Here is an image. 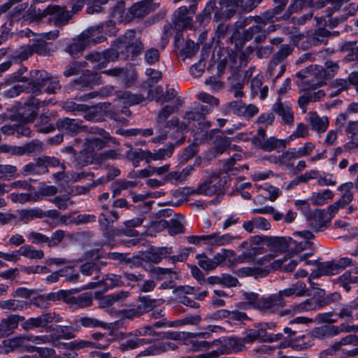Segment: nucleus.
<instances>
[{
	"mask_svg": "<svg viewBox=\"0 0 358 358\" xmlns=\"http://www.w3.org/2000/svg\"><path fill=\"white\" fill-rule=\"evenodd\" d=\"M27 80L26 84L12 87L8 91V95L13 97L22 92L32 93L35 96L41 94L43 92L52 94H55L56 91L61 87L57 78L50 76L43 70L31 71Z\"/></svg>",
	"mask_w": 358,
	"mask_h": 358,
	"instance_id": "nucleus-1",
	"label": "nucleus"
},
{
	"mask_svg": "<svg viewBox=\"0 0 358 358\" xmlns=\"http://www.w3.org/2000/svg\"><path fill=\"white\" fill-rule=\"evenodd\" d=\"M103 25L93 26L83 31L77 38H73L65 47V52L73 58H79L84 50L92 45L101 43L106 40L103 35Z\"/></svg>",
	"mask_w": 358,
	"mask_h": 358,
	"instance_id": "nucleus-2",
	"label": "nucleus"
},
{
	"mask_svg": "<svg viewBox=\"0 0 358 358\" xmlns=\"http://www.w3.org/2000/svg\"><path fill=\"white\" fill-rule=\"evenodd\" d=\"M255 23V24L243 29L242 33H240L238 29L234 30L228 38L227 42L234 44L235 48L240 50L243 48L246 42L251 41L252 38L257 44L264 43L268 36L275 31L274 25H269L266 28L261 24Z\"/></svg>",
	"mask_w": 358,
	"mask_h": 358,
	"instance_id": "nucleus-3",
	"label": "nucleus"
},
{
	"mask_svg": "<svg viewBox=\"0 0 358 358\" xmlns=\"http://www.w3.org/2000/svg\"><path fill=\"white\" fill-rule=\"evenodd\" d=\"M115 49L124 59L129 57H136L138 55L143 48V45L140 38H136V31L134 29L127 30L125 34L116 39Z\"/></svg>",
	"mask_w": 358,
	"mask_h": 358,
	"instance_id": "nucleus-4",
	"label": "nucleus"
},
{
	"mask_svg": "<svg viewBox=\"0 0 358 358\" xmlns=\"http://www.w3.org/2000/svg\"><path fill=\"white\" fill-rule=\"evenodd\" d=\"M229 176L221 178L219 173H211L207 178L192 192L195 194L213 196L222 192Z\"/></svg>",
	"mask_w": 358,
	"mask_h": 358,
	"instance_id": "nucleus-5",
	"label": "nucleus"
},
{
	"mask_svg": "<svg viewBox=\"0 0 358 358\" xmlns=\"http://www.w3.org/2000/svg\"><path fill=\"white\" fill-rule=\"evenodd\" d=\"M66 236V231L62 229H57L52 233L50 237L38 232L31 231L27 235L28 240L34 245H46L48 248L58 246Z\"/></svg>",
	"mask_w": 358,
	"mask_h": 358,
	"instance_id": "nucleus-6",
	"label": "nucleus"
},
{
	"mask_svg": "<svg viewBox=\"0 0 358 358\" xmlns=\"http://www.w3.org/2000/svg\"><path fill=\"white\" fill-rule=\"evenodd\" d=\"M96 69H102L110 62H115L119 58V52L114 48L106 49L102 52H92L85 57Z\"/></svg>",
	"mask_w": 358,
	"mask_h": 358,
	"instance_id": "nucleus-7",
	"label": "nucleus"
},
{
	"mask_svg": "<svg viewBox=\"0 0 358 358\" xmlns=\"http://www.w3.org/2000/svg\"><path fill=\"white\" fill-rule=\"evenodd\" d=\"M219 3L222 8L217 10L213 15V21L217 22L222 20H229L238 11L243 13V0H221Z\"/></svg>",
	"mask_w": 358,
	"mask_h": 358,
	"instance_id": "nucleus-8",
	"label": "nucleus"
},
{
	"mask_svg": "<svg viewBox=\"0 0 358 358\" xmlns=\"http://www.w3.org/2000/svg\"><path fill=\"white\" fill-rule=\"evenodd\" d=\"M187 239L191 244L199 245L203 241L210 245L222 246L231 243L235 237L229 234L220 235L219 233H213L209 235L190 236Z\"/></svg>",
	"mask_w": 358,
	"mask_h": 358,
	"instance_id": "nucleus-9",
	"label": "nucleus"
},
{
	"mask_svg": "<svg viewBox=\"0 0 358 358\" xmlns=\"http://www.w3.org/2000/svg\"><path fill=\"white\" fill-rule=\"evenodd\" d=\"M49 22L55 27H62L68 24L72 19L71 13L65 6L50 4L46 7Z\"/></svg>",
	"mask_w": 358,
	"mask_h": 358,
	"instance_id": "nucleus-10",
	"label": "nucleus"
},
{
	"mask_svg": "<svg viewBox=\"0 0 358 358\" xmlns=\"http://www.w3.org/2000/svg\"><path fill=\"white\" fill-rule=\"evenodd\" d=\"M219 132L218 129H212L209 134H205L206 141L213 145V151L216 155L226 152L231 143L230 138L223 134H218Z\"/></svg>",
	"mask_w": 358,
	"mask_h": 358,
	"instance_id": "nucleus-11",
	"label": "nucleus"
},
{
	"mask_svg": "<svg viewBox=\"0 0 358 358\" xmlns=\"http://www.w3.org/2000/svg\"><path fill=\"white\" fill-rule=\"evenodd\" d=\"M308 226L315 232L324 231L330 225L331 218H327L324 210L316 209L313 213L310 211L306 215Z\"/></svg>",
	"mask_w": 358,
	"mask_h": 358,
	"instance_id": "nucleus-12",
	"label": "nucleus"
},
{
	"mask_svg": "<svg viewBox=\"0 0 358 358\" xmlns=\"http://www.w3.org/2000/svg\"><path fill=\"white\" fill-rule=\"evenodd\" d=\"M164 129L172 130L170 138L176 140L175 145H180L185 141V133L187 131V125L184 122H180L178 117H173L166 122Z\"/></svg>",
	"mask_w": 358,
	"mask_h": 358,
	"instance_id": "nucleus-13",
	"label": "nucleus"
},
{
	"mask_svg": "<svg viewBox=\"0 0 358 358\" xmlns=\"http://www.w3.org/2000/svg\"><path fill=\"white\" fill-rule=\"evenodd\" d=\"M120 218L117 210L110 208L107 204H102L99 207V224L102 230H107Z\"/></svg>",
	"mask_w": 358,
	"mask_h": 358,
	"instance_id": "nucleus-14",
	"label": "nucleus"
},
{
	"mask_svg": "<svg viewBox=\"0 0 358 358\" xmlns=\"http://www.w3.org/2000/svg\"><path fill=\"white\" fill-rule=\"evenodd\" d=\"M101 84V74L87 70L79 78L73 80L74 88L85 90Z\"/></svg>",
	"mask_w": 358,
	"mask_h": 358,
	"instance_id": "nucleus-15",
	"label": "nucleus"
},
{
	"mask_svg": "<svg viewBox=\"0 0 358 358\" xmlns=\"http://www.w3.org/2000/svg\"><path fill=\"white\" fill-rule=\"evenodd\" d=\"M49 103L48 101H41L36 99L34 96H30L29 99L24 103L25 107L22 109V112L19 113L26 122H32L37 115L38 109L41 106H47Z\"/></svg>",
	"mask_w": 358,
	"mask_h": 358,
	"instance_id": "nucleus-16",
	"label": "nucleus"
},
{
	"mask_svg": "<svg viewBox=\"0 0 358 358\" xmlns=\"http://www.w3.org/2000/svg\"><path fill=\"white\" fill-rule=\"evenodd\" d=\"M172 22L176 30H185L192 27V17L187 6H181L173 14Z\"/></svg>",
	"mask_w": 358,
	"mask_h": 358,
	"instance_id": "nucleus-17",
	"label": "nucleus"
},
{
	"mask_svg": "<svg viewBox=\"0 0 358 358\" xmlns=\"http://www.w3.org/2000/svg\"><path fill=\"white\" fill-rule=\"evenodd\" d=\"M55 126L59 131L70 135H76L83 129L81 121L69 117L59 118Z\"/></svg>",
	"mask_w": 358,
	"mask_h": 358,
	"instance_id": "nucleus-18",
	"label": "nucleus"
},
{
	"mask_svg": "<svg viewBox=\"0 0 358 358\" xmlns=\"http://www.w3.org/2000/svg\"><path fill=\"white\" fill-rule=\"evenodd\" d=\"M229 106L232 108V113L250 119L259 112L258 108L254 104L246 105L242 101H232L229 102Z\"/></svg>",
	"mask_w": 358,
	"mask_h": 358,
	"instance_id": "nucleus-19",
	"label": "nucleus"
},
{
	"mask_svg": "<svg viewBox=\"0 0 358 358\" xmlns=\"http://www.w3.org/2000/svg\"><path fill=\"white\" fill-rule=\"evenodd\" d=\"M358 345V334H349L338 341L334 342L328 349L323 352L326 355H335L344 351L345 345Z\"/></svg>",
	"mask_w": 358,
	"mask_h": 358,
	"instance_id": "nucleus-20",
	"label": "nucleus"
},
{
	"mask_svg": "<svg viewBox=\"0 0 358 358\" xmlns=\"http://www.w3.org/2000/svg\"><path fill=\"white\" fill-rule=\"evenodd\" d=\"M296 243L292 238L269 236L266 245L273 252H284L287 249L292 250V245Z\"/></svg>",
	"mask_w": 358,
	"mask_h": 358,
	"instance_id": "nucleus-21",
	"label": "nucleus"
},
{
	"mask_svg": "<svg viewBox=\"0 0 358 358\" xmlns=\"http://www.w3.org/2000/svg\"><path fill=\"white\" fill-rule=\"evenodd\" d=\"M272 110L281 117L284 124L292 125L294 123V113L289 104L281 101L280 97L273 105Z\"/></svg>",
	"mask_w": 358,
	"mask_h": 358,
	"instance_id": "nucleus-22",
	"label": "nucleus"
},
{
	"mask_svg": "<svg viewBox=\"0 0 358 358\" xmlns=\"http://www.w3.org/2000/svg\"><path fill=\"white\" fill-rule=\"evenodd\" d=\"M282 307L280 296L276 294L261 297L257 304V308L266 313H275Z\"/></svg>",
	"mask_w": 358,
	"mask_h": 358,
	"instance_id": "nucleus-23",
	"label": "nucleus"
},
{
	"mask_svg": "<svg viewBox=\"0 0 358 358\" xmlns=\"http://www.w3.org/2000/svg\"><path fill=\"white\" fill-rule=\"evenodd\" d=\"M159 3H153L152 0H144L134 3L129 10V13L134 17L141 18L156 10Z\"/></svg>",
	"mask_w": 358,
	"mask_h": 358,
	"instance_id": "nucleus-24",
	"label": "nucleus"
},
{
	"mask_svg": "<svg viewBox=\"0 0 358 358\" xmlns=\"http://www.w3.org/2000/svg\"><path fill=\"white\" fill-rule=\"evenodd\" d=\"M275 270V266L273 264H269L265 267H243L237 270L236 274L241 278L253 276L255 278H259L266 276L268 273Z\"/></svg>",
	"mask_w": 358,
	"mask_h": 358,
	"instance_id": "nucleus-25",
	"label": "nucleus"
},
{
	"mask_svg": "<svg viewBox=\"0 0 358 358\" xmlns=\"http://www.w3.org/2000/svg\"><path fill=\"white\" fill-rule=\"evenodd\" d=\"M24 317L18 315H10L0 322V337L8 336L18 327L19 322L24 321Z\"/></svg>",
	"mask_w": 358,
	"mask_h": 358,
	"instance_id": "nucleus-26",
	"label": "nucleus"
},
{
	"mask_svg": "<svg viewBox=\"0 0 358 358\" xmlns=\"http://www.w3.org/2000/svg\"><path fill=\"white\" fill-rule=\"evenodd\" d=\"M312 71L313 73L308 76L306 79L297 82V85L300 91L306 92L312 90H314L324 85L322 80L320 79V75L315 70V66L314 69H312Z\"/></svg>",
	"mask_w": 358,
	"mask_h": 358,
	"instance_id": "nucleus-27",
	"label": "nucleus"
},
{
	"mask_svg": "<svg viewBox=\"0 0 358 358\" xmlns=\"http://www.w3.org/2000/svg\"><path fill=\"white\" fill-rule=\"evenodd\" d=\"M271 227L269 221L263 217H255L243 224V228L248 233H253L255 230L267 231Z\"/></svg>",
	"mask_w": 358,
	"mask_h": 358,
	"instance_id": "nucleus-28",
	"label": "nucleus"
},
{
	"mask_svg": "<svg viewBox=\"0 0 358 358\" xmlns=\"http://www.w3.org/2000/svg\"><path fill=\"white\" fill-rule=\"evenodd\" d=\"M130 149L126 152V157L131 161L135 167L138 166L141 161L145 160L146 163L151 162V152L141 149L133 150L131 145H127Z\"/></svg>",
	"mask_w": 358,
	"mask_h": 358,
	"instance_id": "nucleus-29",
	"label": "nucleus"
},
{
	"mask_svg": "<svg viewBox=\"0 0 358 358\" xmlns=\"http://www.w3.org/2000/svg\"><path fill=\"white\" fill-rule=\"evenodd\" d=\"M324 67L325 69L321 66L315 65V70L320 75V78L322 80L324 84H325L327 79H330L335 76L339 70V65L331 60H327L324 63Z\"/></svg>",
	"mask_w": 358,
	"mask_h": 358,
	"instance_id": "nucleus-30",
	"label": "nucleus"
},
{
	"mask_svg": "<svg viewBox=\"0 0 358 358\" xmlns=\"http://www.w3.org/2000/svg\"><path fill=\"white\" fill-rule=\"evenodd\" d=\"M315 345L310 334L299 336L289 342L288 346L292 349L298 351L306 350Z\"/></svg>",
	"mask_w": 358,
	"mask_h": 358,
	"instance_id": "nucleus-31",
	"label": "nucleus"
},
{
	"mask_svg": "<svg viewBox=\"0 0 358 358\" xmlns=\"http://www.w3.org/2000/svg\"><path fill=\"white\" fill-rule=\"evenodd\" d=\"M286 71V63L278 62L271 58L270 60L266 76L271 79L274 83L280 78Z\"/></svg>",
	"mask_w": 358,
	"mask_h": 358,
	"instance_id": "nucleus-32",
	"label": "nucleus"
},
{
	"mask_svg": "<svg viewBox=\"0 0 358 358\" xmlns=\"http://www.w3.org/2000/svg\"><path fill=\"white\" fill-rule=\"evenodd\" d=\"M287 141L286 140L277 139L275 137L262 138L257 145V148L266 152H271L278 148H285Z\"/></svg>",
	"mask_w": 358,
	"mask_h": 358,
	"instance_id": "nucleus-33",
	"label": "nucleus"
},
{
	"mask_svg": "<svg viewBox=\"0 0 358 358\" xmlns=\"http://www.w3.org/2000/svg\"><path fill=\"white\" fill-rule=\"evenodd\" d=\"M198 99L199 100L209 104L201 105L199 107L196 108L200 111V113H202L203 117H205L206 115L211 113L214 107L218 106L220 103V101L217 98L206 92L200 93L198 95Z\"/></svg>",
	"mask_w": 358,
	"mask_h": 358,
	"instance_id": "nucleus-34",
	"label": "nucleus"
},
{
	"mask_svg": "<svg viewBox=\"0 0 358 358\" xmlns=\"http://www.w3.org/2000/svg\"><path fill=\"white\" fill-rule=\"evenodd\" d=\"M224 349L221 351L222 354H228L232 351L241 352L244 348L243 342L242 339H239L236 337H225L220 341Z\"/></svg>",
	"mask_w": 358,
	"mask_h": 358,
	"instance_id": "nucleus-35",
	"label": "nucleus"
},
{
	"mask_svg": "<svg viewBox=\"0 0 358 358\" xmlns=\"http://www.w3.org/2000/svg\"><path fill=\"white\" fill-rule=\"evenodd\" d=\"M177 348L176 345L171 341L158 343L147 348L141 352L140 355H155L164 352L168 350H173Z\"/></svg>",
	"mask_w": 358,
	"mask_h": 358,
	"instance_id": "nucleus-36",
	"label": "nucleus"
},
{
	"mask_svg": "<svg viewBox=\"0 0 358 358\" xmlns=\"http://www.w3.org/2000/svg\"><path fill=\"white\" fill-rule=\"evenodd\" d=\"M309 123L312 129L323 133L328 127L329 120L327 117H320L316 112H311L309 114Z\"/></svg>",
	"mask_w": 358,
	"mask_h": 358,
	"instance_id": "nucleus-37",
	"label": "nucleus"
},
{
	"mask_svg": "<svg viewBox=\"0 0 358 358\" xmlns=\"http://www.w3.org/2000/svg\"><path fill=\"white\" fill-rule=\"evenodd\" d=\"M334 329V325H322L320 327H315L312 330L310 335L312 336L313 339L314 340L315 338H317L320 340L331 338L335 336Z\"/></svg>",
	"mask_w": 358,
	"mask_h": 358,
	"instance_id": "nucleus-38",
	"label": "nucleus"
},
{
	"mask_svg": "<svg viewBox=\"0 0 358 358\" xmlns=\"http://www.w3.org/2000/svg\"><path fill=\"white\" fill-rule=\"evenodd\" d=\"M108 143L110 142L103 138H87L84 143V150L87 152H93L95 150H99L106 148Z\"/></svg>",
	"mask_w": 358,
	"mask_h": 358,
	"instance_id": "nucleus-39",
	"label": "nucleus"
},
{
	"mask_svg": "<svg viewBox=\"0 0 358 358\" xmlns=\"http://www.w3.org/2000/svg\"><path fill=\"white\" fill-rule=\"evenodd\" d=\"M157 300L150 298L149 296H139L136 306L138 310L141 315L151 311L157 306Z\"/></svg>",
	"mask_w": 358,
	"mask_h": 358,
	"instance_id": "nucleus-40",
	"label": "nucleus"
},
{
	"mask_svg": "<svg viewBox=\"0 0 358 358\" xmlns=\"http://www.w3.org/2000/svg\"><path fill=\"white\" fill-rule=\"evenodd\" d=\"M35 127L37 132L48 134L55 131L56 126L50 122V118L49 116L42 115L36 120Z\"/></svg>",
	"mask_w": 358,
	"mask_h": 358,
	"instance_id": "nucleus-41",
	"label": "nucleus"
},
{
	"mask_svg": "<svg viewBox=\"0 0 358 358\" xmlns=\"http://www.w3.org/2000/svg\"><path fill=\"white\" fill-rule=\"evenodd\" d=\"M46 17H48L46 8L41 10L35 6L31 5L25 13L24 20L38 22Z\"/></svg>",
	"mask_w": 358,
	"mask_h": 358,
	"instance_id": "nucleus-42",
	"label": "nucleus"
},
{
	"mask_svg": "<svg viewBox=\"0 0 358 358\" xmlns=\"http://www.w3.org/2000/svg\"><path fill=\"white\" fill-rule=\"evenodd\" d=\"M122 278L120 275L113 273L107 274L99 281V284L104 286L106 289L121 287L124 285Z\"/></svg>",
	"mask_w": 358,
	"mask_h": 358,
	"instance_id": "nucleus-43",
	"label": "nucleus"
},
{
	"mask_svg": "<svg viewBox=\"0 0 358 358\" xmlns=\"http://www.w3.org/2000/svg\"><path fill=\"white\" fill-rule=\"evenodd\" d=\"M216 6V1L215 0H211L208 1L203 10V11L196 15V21L201 25H206L210 22L211 18V13L214 10Z\"/></svg>",
	"mask_w": 358,
	"mask_h": 358,
	"instance_id": "nucleus-44",
	"label": "nucleus"
},
{
	"mask_svg": "<svg viewBox=\"0 0 358 358\" xmlns=\"http://www.w3.org/2000/svg\"><path fill=\"white\" fill-rule=\"evenodd\" d=\"M280 13V8H273L272 9H269L261 13L260 15H257L256 22L261 24L264 27H266L268 24L273 23L274 22L273 18Z\"/></svg>",
	"mask_w": 358,
	"mask_h": 358,
	"instance_id": "nucleus-45",
	"label": "nucleus"
},
{
	"mask_svg": "<svg viewBox=\"0 0 358 358\" xmlns=\"http://www.w3.org/2000/svg\"><path fill=\"white\" fill-rule=\"evenodd\" d=\"M30 341L27 336H17L3 341L5 348L8 350L13 351L17 348L27 347V343Z\"/></svg>",
	"mask_w": 358,
	"mask_h": 358,
	"instance_id": "nucleus-46",
	"label": "nucleus"
},
{
	"mask_svg": "<svg viewBox=\"0 0 358 358\" xmlns=\"http://www.w3.org/2000/svg\"><path fill=\"white\" fill-rule=\"evenodd\" d=\"M310 38H312L315 46L320 45L322 43L327 44L328 38H329V31L324 27H320L314 31L309 32Z\"/></svg>",
	"mask_w": 358,
	"mask_h": 358,
	"instance_id": "nucleus-47",
	"label": "nucleus"
},
{
	"mask_svg": "<svg viewBox=\"0 0 358 358\" xmlns=\"http://www.w3.org/2000/svg\"><path fill=\"white\" fill-rule=\"evenodd\" d=\"M175 149L174 143H169L166 148H160L157 150H155L153 152H151V162L156 160H164L166 158H169L173 153Z\"/></svg>",
	"mask_w": 358,
	"mask_h": 358,
	"instance_id": "nucleus-48",
	"label": "nucleus"
},
{
	"mask_svg": "<svg viewBox=\"0 0 358 358\" xmlns=\"http://www.w3.org/2000/svg\"><path fill=\"white\" fill-rule=\"evenodd\" d=\"M18 252L22 256L31 259H41L44 257V252L42 250H35L33 246L29 245L20 247Z\"/></svg>",
	"mask_w": 358,
	"mask_h": 358,
	"instance_id": "nucleus-49",
	"label": "nucleus"
},
{
	"mask_svg": "<svg viewBox=\"0 0 358 358\" xmlns=\"http://www.w3.org/2000/svg\"><path fill=\"white\" fill-rule=\"evenodd\" d=\"M117 96L122 100L123 103L129 105L138 104L144 100L143 95L134 94L128 91L119 92Z\"/></svg>",
	"mask_w": 358,
	"mask_h": 358,
	"instance_id": "nucleus-50",
	"label": "nucleus"
},
{
	"mask_svg": "<svg viewBox=\"0 0 358 358\" xmlns=\"http://www.w3.org/2000/svg\"><path fill=\"white\" fill-rule=\"evenodd\" d=\"M176 108V106L166 105L159 112L157 117V124L159 129H164V126L167 122L166 120L172 113H173Z\"/></svg>",
	"mask_w": 358,
	"mask_h": 358,
	"instance_id": "nucleus-51",
	"label": "nucleus"
},
{
	"mask_svg": "<svg viewBox=\"0 0 358 358\" xmlns=\"http://www.w3.org/2000/svg\"><path fill=\"white\" fill-rule=\"evenodd\" d=\"M317 273L319 275H334L337 274L334 261L326 262L317 264Z\"/></svg>",
	"mask_w": 358,
	"mask_h": 358,
	"instance_id": "nucleus-52",
	"label": "nucleus"
},
{
	"mask_svg": "<svg viewBox=\"0 0 358 358\" xmlns=\"http://www.w3.org/2000/svg\"><path fill=\"white\" fill-rule=\"evenodd\" d=\"M27 303L25 301L10 299L0 301V308L4 310H22L27 308Z\"/></svg>",
	"mask_w": 358,
	"mask_h": 358,
	"instance_id": "nucleus-53",
	"label": "nucleus"
},
{
	"mask_svg": "<svg viewBox=\"0 0 358 358\" xmlns=\"http://www.w3.org/2000/svg\"><path fill=\"white\" fill-rule=\"evenodd\" d=\"M122 158L121 154L118 153L115 150H105L95 157V160L99 164H104L108 160L120 159Z\"/></svg>",
	"mask_w": 358,
	"mask_h": 358,
	"instance_id": "nucleus-54",
	"label": "nucleus"
},
{
	"mask_svg": "<svg viewBox=\"0 0 358 358\" xmlns=\"http://www.w3.org/2000/svg\"><path fill=\"white\" fill-rule=\"evenodd\" d=\"M92 294L87 292L80 294L77 296H75L72 307L76 308H85L90 307L92 304Z\"/></svg>",
	"mask_w": 358,
	"mask_h": 358,
	"instance_id": "nucleus-55",
	"label": "nucleus"
},
{
	"mask_svg": "<svg viewBox=\"0 0 358 358\" xmlns=\"http://www.w3.org/2000/svg\"><path fill=\"white\" fill-rule=\"evenodd\" d=\"M294 51V47L291 45L284 44L282 45L280 49L273 55L272 59L285 63L286 58L290 55Z\"/></svg>",
	"mask_w": 358,
	"mask_h": 358,
	"instance_id": "nucleus-56",
	"label": "nucleus"
},
{
	"mask_svg": "<svg viewBox=\"0 0 358 358\" xmlns=\"http://www.w3.org/2000/svg\"><path fill=\"white\" fill-rule=\"evenodd\" d=\"M78 322L81 324L82 326L86 328H96L101 327L103 329L107 328V324L103 321L99 320L96 318L91 317H80L78 320Z\"/></svg>",
	"mask_w": 358,
	"mask_h": 358,
	"instance_id": "nucleus-57",
	"label": "nucleus"
},
{
	"mask_svg": "<svg viewBox=\"0 0 358 358\" xmlns=\"http://www.w3.org/2000/svg\"><path fill=\"white\" fill-rule=\"evenodd\" d=\"M10 198L13 203H24L29 201L36 202L40 200L39 196H37V198H36L35 195L32 196L29 193H11Z\"/></svg>",
	"mask_w": 358,
	"mask_h": 358,
	"instance_id": "nucleus-58",
	"label": "nucleus"
},
{
	"mask_svg": "<svg viewBox=\"0 0 358 358\" xmlns=\"http://www.w3.org/2000/svg\"><path fill=\"white\" fill-rule=\"evenodd\" d=\"M335 266L337 270V274L348 266H357L358 259L356 258L350 257H343L337 261H334Z\"/></svg>",
	"mask_w": 358,
	"mask_h": 358,
	"instance_id": "nucleus-59",
	"label": "nucleus"
},
{
	"mask_svg": "<svg viewBox=\"0 0 358 358\" xmlns=\"http://www.w3.org/2000/svg\"><path fill=\"white\" fill-rule=\"evenodd\" d=\"M22 155L35 152H41L43 150V143L38 140H33L31 142L21 146Z\"/></svg>",
	"mask_w": 358,
	"mask_h": 358,
	"instance_id": "nucleus-60",
	"label": "nucleus"
},
{
	"mask_svg": "<svg viewBox=\"0 0 358 358\" xmlns=\"http://www.w3.org/2000/svg\"><path fill=\"white\" fill-rule=\"evenodd\" d=\"M330 87L334 90L332 96H337L349 89V82L347 79L336 78L331 83Z\"/></svg>",
	"mask_w": 358,
	"mask_h": 358,
	"instance_id": "nucleus-61",
	"label": "nucleus"
},
{
	"mask_svg": "<svg viewBox=\"0 0 358 358\" xmlns=\"http://www.w3.org/2000/svg\"><path fill=\"white\" fill-rule=\"evenodd\" d=\"M61 278H65V280L67 282H75L79 279L80 275L76 272L73 267L66 266L59 269Z\"/></svg>",
	"mask_w": 358,
	"mask_h": 358,
	"instance_id": "nucleus-62",
	"label": "nucleus"
},
{
	"mask_svg": "<svg viewBox=\"0 0 358 358\" xmlns=\"http://www.w3.org/2000/svg\"><path fill=\"white\" fill-rule=\"evenodd\" d=\"M101 268L99 262H87L80 267V272L84 275H92L94 273L99 272Z\"/></svg>",
	"mask_w": 358,
	"mask_h": 358,
	"instance_id": "nucleus-63",
	"label": "nucleus"
},
{
	"mask_svg": "<svg viewBox=\"0 0 358 358\" xmlns=\"http://www.w3.org/2000/svg\"><path fill=\"white\" fill-rule=\"evenodd\" d=\"M34 53L39 55L49 56L51 54L52 49L44 41H38L31 45Z\"/></svg>",
	"mask_w": 358,
	"mask_h": 358,
	"instance_id": "nucleus-64",
	"label": "nucleus"
}]
</instances>
